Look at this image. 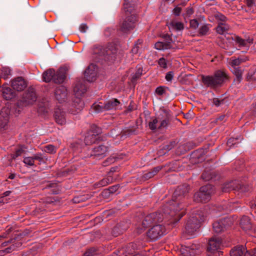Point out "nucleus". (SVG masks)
<instances>
[{
  "instance_id": "nucleus-16",
  "label": "nucleus",
  "mask_w": 256,
  "mask_h": 256,
  "mask_svg": "<svg viewBox=\"0 0 256 256\" xmlns=\"http://www.w3.org/2000/svg\"><path fill=\"white\" fill-rule=\"evenodd\" d=\"M37 160L39 162V164L44 162V158L42 154L40 153L36 154L33 156L25 157L24 158L23 162L27 166H33L34 164V160Z\"/></svg>"
},
{
  "instance_id": "nucleus-36",
  "label": "nucleus",
  "mask_w": 256,
  "mask_h": 256,
  "mask_svg": "<svg viewBox=\"0 0 256 256\" xmlns=\"http://www.w3.org/2000/svg\"><path fill=\"white\" fill-rule=\"evenodd\" d=\"M100 104H102V103H94L92 104V108L96 112H100L104 111H106L104 104L103 105Z\"/></svg>"
},
{
  "instance_id": "nucleus-42",
  "label": "nucleus",
  "mask_w": 256,
  "mask_h": 256,
  "mask_svg": "<svg viewBox=\"0 0 256 256\" xmlns=\"http://www.w3.org/2000/svg\"><path fill=\"white\" fill-rule=\"evenodd\" d=\"M158 120L156 118H152L148 123V126L151 130H154L158 128Z\"/></svg>"
},
{
  "instance_id": "nucleus-9",
  "label": "nucleus",
  "mask_w": 256,
  "mask_h": 256,
  "mask_svg": "<svg viewBox=\"0 0 256 256\" xmlns=\"http://www.w3.org/2000/svg\"><path fill=\"white\" fill-rule=\"evenodd\" d=\"M200 245L192 244L190 246H182L180 252L181 256H194L200 252Z\"/></svg>"
},
{
  "instance_id": "nucleus-51",
  "label": "nucleus",
  "mask_w": 256,
  "mask_h": 256,
  "mask_svg": "<svg viewBox=\"0 0 256 256\" xmlns=\"http://www.w3.org/2000/svg\"><path fill=\"white\" fill-rule=\"evenodd\" d=\"M158 65L163 68H167V61L164 58H160L158 60Z\"/></svg>"
},
{
  "instance_id": "nucleus-57",
  "label": "nucleus",
  "mask_w": 256,
  "mask_h": 256,
  "mask_svg": "<svg viewBox=\"0 0 256 256\" xmlns=\"http://www.w3.org/2000/svg\"><path fill=\"white\" fill-rule=\"evenodd\" d=\"M173 78H174V74H173L172 72H168L165 77L166 80L168 82L171 81L172 80Z\"/></svg>"
},
{
  "instance_id": "nucleus-5",
  "label": "nucleus",
  "mask_w": 256,
  "mask_h": 256,
  "mask_svg": "<svg viewBox=\"0 0 256 256\" xmlns=\"http://www.w3.org/2000/svg\"><path fill=\"white\" fill-rule=\"evenodd\" d=\"M100 130L95 125L91 126L90 130L86 132L84 138L86 145H91L96 142L99 138L98 134Z\"/></svg>"
},
{
  "instance_id": "nucleus-15",
  "label": "nucleus",
  "mask_w": 256,
  "mask_h": 256,
  "mask_svg": "<svg viewBox=\"0 0 256 256\" xmlns=\"http://www.w3.org/2000/svg\"><path fill=\"white\" fill-rule=\"evenodd\" d=\"M67 94L66 88L62 86L58 87L55 91L56 98L60 103L65 101L66 99Z\"/></svg>"
},
{
  "instance_id": "nucleus-62",
  "label": "nucleus",
  "mask_w": 256,
  "mask_h": 256,
  "mask_svg": "<svg viewBox=\"0 0 256 256\" xmlns=\"http://www.w3.org/2000/svg\"><path fill=\"white\" fill-rule=\"evenodd\" d=\"M194 10H195V8H187V10H186V14L188 15H191V14H193Z\"/></svg>"
},
{
  "instance_id": "nucleus-39",
  "label": "nucleus",
  "mask_w": 256,
  "mask_h": 256,
  "mask_svg": "<svg viewBox=\"0 0 256 256\" xmlns=\"http://www.w3.org/2000/svg\"><path fill=\"white\" fill-rule=\"evenodd\" d=\"M0 78L6 79L10 74V70L8 68H3L0 70Z\"/></svg>"
},
{
  "instance_id": "nucleus-61",
  "label": "nucleus",
  "mask_w": 256,
  "mask_h": 256,
  "mask_svg": "<svg viewBox=\"0 0 256 256\" xmlns=\"http://www.w3.org/2000/svg\"><path fill=\"white\" fill-rule=\"evenodd\" d=\"M154 177L152 174V173L150 172H148L147 173H146L145 174H144V178H145V179H149V178H152Z\"/></svg>"
},
{
  "instance_id": "nucleus-26",
  "label": "nucleus",
  "mask_w": 256,
  "mask_h": 256,
  "mask_svg": "<svg viewBox=\"0 0 256 256\" xmlns=\"http://www.w3.org/2000/svg\"><path fill=\"white\" fill-rule=\"evenodd\" d=\"M16 240H12L11 242L14 243ZM22 246V243L20 242H18L16 243H15L14 244H13L12 245H11L10 246L8 247V248H6L4 250H0V256H2L4 254L6 253H10L14 250H16V248L20 247Z\"/></svg>"
},
{
  "instance_id": "nucleus-49",
  "label": "nucleus",
  "mask_w": 256,
  "mask_h": 256,
  "mask_svg": "<svg viewBox=\"0 0 256 256\" xmlns=\"http://www.w3.org/2000/svg\"><path fill=\"white\" fill-rule=\"evenodd\" d=\"M202 178L208 181L212 178V174L208 171H204L202 174Z\"/></svg>"
},
{
  "instance_id": "nucleus-37",
  "label": "nucleus",
  "mask_w": 256,
  "mask_h": 256,
  "mask_svg": "<svg viewBox=\"0 0 256 256\" xmlns=\"http://www.w3.org/2000/svg\"><path fill=\"white\" fill-rule=\"evenodd\" d=\"M3 96L6 100L11 99L13 97L12 92L10 88H6L3 89Z\"/></svg>"
},
{
  "instance_id": "nucleus-22",
  "label": "nucleus",
  "mask_w": 256,
  "mask_h": 256,
  "mask_svg": "<svg viewBox=\"0 0 256 256\" xmlns=\"http://www.w3.org/2000/svg\"><path fill=\"white\" fill-rule=\"evenodd\" d=\"M116 179V178H113L112 176H108L96 183L94 186L96 188L103 187L113 182Z\"/></svg>"
},
{
  "instance_id": "nucleus-30",
  "label": "nucleus",
  "mask_w": 256,
  "mask_h": 256,
  "mask_svg": "<svg viewBox=\"0 0 256 256\" xmlns=\"http://www.w3.org/2000/svg\"><path fill=\"white\" fill-rule=\"evenodd\" d=\"M210 27V24H208L202 26L198 29V36H204L208 34Z\"/></svg>"
},
{
  "instance_id": "nucleus-58",
  "label": "nucleus",
  "mask_w": 256,
  "mask_h": 256,
  "mask_svg": "<svg viewBox=\"0 0 256 256\" xmlns=\"http://www.w3.org/2000/svg\"><path fill=\"white\" fill-rule=\"evenodd\" d=\"M244 256H256L254 254V248L249 250H246L244 252Z\"/></svg>"
},
{
  "instance_id": "nucleus-48",
  "label": "nucleus",
  "mask_w": 256,
  "mask_h": 256,
  "mask_svg": "<svg viewBox=\"0 0 256 256\" xmlns=\"http://www.w3.org/2000/svg\"><path fill=\"white\" fill-rule=\"evenodd\" d=\"M24 150L22 148H18L16 150V152L14 154H12V159H15L17 157L22 156L23 154H24Z\"/></svg>"
},
{
  "instance_id": "nucleus-28",
  "label": "nucleus",
  "mask_w": 256,
  "mask_h": 256,
  "mask_svg": "<svg viewBox=\"0 0 256 256\" xmlns=\"http://www.w3.org/2000/svg\"><path fill=\"white\" fill-rule=\"evenodd\" d=\"M36 100V94L33 90L28 91L26 94L24 100L27 104H32Z\"/></svg>"
},
{
  "instance_id": "nucleus-60",
  "label": "nucleus",
  "mask_w": 256,
  "mask_h": 256,
  "mask_svg": "<svg viewBox=\"0 0 256 256\" xmlns=\"http://www.w3.org/2000/svg\"><path fill=\"white\" fill-rule=\"evenodd\" d=\"M88 27L86 24H82L80 26V30L82 32H85L87 30Z\"/></svg>"
},
{
  "instance_id": "nucleus-63",
  "label": "nucleus",
  "mask_w": 256,
  "mask_h": 256,
  "mask_svg": "<svg viewBox=\"0 0 256 256\" xmlns=\"http://www.w3.org/2000/svg\"><path fill=\"white\" fill-rule=\"evenodd\" d=\"M132 132V130L130 129H127L126 130H123L122 132V135H126V134H129Z\"/></svg>"
},
{
  "instance_id": "nucleus-11",
  "label": "nucleus",
  "mask_w": 256,
  "mask_h": 256,
  "mask_svg": "<svg viewBox=\"0 0 256 256\" xmlns=\"http://www.w3.org/2000/svg\"><path fill=\"white\" fill-rule=\"evenodd\" d=\"M10 110L3 108L0 112V129L6 130L8 127Z\"/></svg>"
},
{
  "instance_id": "nucleus-14",
  "label": "nucleus",
  "mask_w": 256,
  "mask_h": 256,
  "mask_svg": "<svg viewBox=\"0 0 256 256\" xmlns=\"http://www.w3.org/2000/svg\"><path fill=\"white\" fill-rule=\"evenodd\" d=\"M11 86L16 91H22L27 86L26 81L22 77H18L11 82Z\"/></svg>"
},
{
  "instance_id": "nucleus-2",
  "label": "nucleus",
  "mask_w": 256,
  "mask_h": 256,
  "mask_svg": "<svg viewBox=\"0 0 256 256\" xmlns=\"http://www.w3.org/2000/svg\"><path fill=\"white\" fill-rule=\"evenodd\" d=\"M229 77L224 70H218L214 73V76H202V80L206 86L216 88L220 86Z\"/></svg>"
},
{
  "instance_id": "nucleus-33",
  "label": "nucleus",
  "mask_w": 256,
  "mask_h": 256,
  "mask_svg": "<svg viewBox=\"0 0 256 256\" xmlns=\"http://www.w3.org/2000/svg\"><path fill=\"white\" fill-rule=\"evenodd\" d=\"M84 256H101L100 250L94 248H92L87 250Z\"/></svg>"
},
{
  "instance_id": "nucleus-46",
  "label": "nucleus",
  "mask_w": 256,
  "mask_h": 256,
  "mask_svg": "<svg viewBox=\"0 0 256 256\" xmlns=\"http://www.w3.org/2000/svg\"><path fill=\"white\" fill-rule=\"evenodd\" d=\"M119 188V186L118 185H115L110 187L108 189L104 190L102 194L104 195V193L105 194H113L116 192L118 189Z\"/></svg>"
},
{
  "instance_id": "nucleus-53",
  "label": "nucleus",
  "mask_w": 256,
  "mask_h": 256,
  "mask_svg": "<svg viewBox=\"0 0 256 256\" xmlns=\"http://www.w3.org/2000/svg\"><path fill=\"white\" fill-rule=\"evenodd\" d=\"M165 92V87L160 86L156 90V93L158 95L161 96Z\"/></svg>"
},
{
  "instance_id": "nucleus-45",
  "label": "nucleus",
  "mask_w": 256,
  "mask_h": 256,
  "mask_svg": "<svg viewBox=\"0 0 256 256\" xmlns=\"http://www.w3.org/2000/svg\"><path fill=\"white\" fill-rule=\"evenodd\" d=\"M233 39L240 46H245L246 45V40L238 36H236Z\"/></svg>"
},
{
  "instance_id": "nucleus-23",
  "label": "nucleus",
  "mask_w": 256,
  "mask_h": 256,
  "mask_svg": "<svg viewBox=\"0 0 256 256\" xmlns=\"http://www.w3.org/2000/svg\"><path fill=\"white\" fill-rule=\"evenodd\" d=\"M246 248L242 246H236L233 248L230 252V256H242Z\"/></svg>"
},
{
  "instance_id": "nucleus-35",
  "label": "nucleus",
  "mask_w": 256,
  "mask_h": 256,
  "mask_svg": "<svg viewBox=\"0 0 256 256\" xmlns=\"http://www.w3.org/2000/svg\"><path fill=\"white\" fill-rule=\"evenodd\" d=\"M213 229L216 232L219 233L224 230V227L221 222H215L213 224Z\"/></svg>"
},
{
  "instance_id": "nucleus-7",
  "label": "nucleus",
  "mask_w": 256,
  "mask_h": 256,
  "mask_svg": "<svg viewBox=\"0 0 256 256\" xmlns=\"http://www.w3.org/2000/svg\"><path fill=\"white\" fill-rule=\"evenodd\" d=\"M166 229L162 224H156L152 227L147 232V236L152 240H156L165 234Z\"/></svg>"
},
{
  "instance_id": "nucleus-13",
  "label": "nucleus",
  "mask_w": 256,
  "mask_h": 256,
  "mask_svg": "<svg viewBox=\"0 0 256 256\" xmlns=\"http://www.w3.org/2000/svg\"><path fill=\"white\" fill-rule=\"evenodd\" d=\"M98 68L94 64H90L84 72V78L90 82H92L96 80Z\"/></svg>"
},
{
  "instance_id": "nucleus-3",
  "label": "nucleus",
  "mask_w": 256,
  "mask_h": 256,
  "mask_svg": "<svg viewBox=\"0 0 256 256\" xmlns=\"http://www.w3.org/2000/svg\"><path fill=\"white\" fill-rule=\"evenodd\" d=\"M199 215L189 218L186 224L184 232L189 236H194L198 230L200 226L201 221L203 220Z\"/></svg>"
},
{
  "instance_id": "nucleus-47",
  "label": "nucleus",
  "mask_w": 256,
  "mask_h": 256,
  "mask_svg": "<svg viewBox=\"0 0 256 256\" xmlns=\"http://www.w3.org/2000/svg\"><path fill=\"white\" fill-rule=\"evenodd\" d=\"M169 123V118L168 114H166V117L164 120L160 121V124L158 126V128H162L166 126Z\"/></svg>"
},
{
  "instance_id": "nucleus-43",
  "label": "nucleus",
  "mask_w": 256,
  "mask_h": 256,
  "mask_svg": "<svg viewBox=\"0 0 256 256\" xmlns=\"http://www.w3.org/2000/svg\"><path fill=\"white\" fill-rule=\"evenodd\" d=\"M244 61L240 58H234L232 57L230 60L229 64L232 66L234 67L239 66Z\"/></svg>"
},
{
  "instance_id": "nucleus-52",
  "label": "nucleus",
  "mask_w": 256,
  "mask_h": 256,
  "mask_svg": "<svg viewBox=\"0 0 256 256\" xmlns=\"http://www.w3.org/2000/svg\"><path fill=\"white\" fill-rule=\"evenodd\" d=\"M190 27L196 29L198 26V22L196 20H191L190 22Z\"/></svg>"
},
{
  "instance_id": "nucleus-27",
  "label": "nucleus",
  "mask_w": 256,
  "mask_h": 256,
  "mask_svg": "<svg viewBox=\"0 0 256 256\" xmlns=\"http://www.w3.org/2000/svg\"><path fill=\"white\" fill-rule=\"evenodd\" d=\"M120 104V101L116 98H113L104 104L106 110L116 109V106Z\"/></svg>"
},
{
  "instance_id": "nucleus-20",
  "label": "nucleus",
  "mask_w": 256,
  "mask_h": 256,
  "mask_svg": "<svg viewBox=\"0 0 256 256\" xmlns=\"http://www.w3.org/2000/svg\"><path fill=\"white\" fill-rule=\"evenodd\" d=\"M240 226L244 230L248 231L251 230L252 224L250 218L246 216H242L240 220Z\"/></svg>"
},
{
  "instance_id": "nucleus-44",
  "label": "nucleus",
  "mask_w": 256,
  "mask_h": 256,
  "mask_svg": "<svg viewBox=\"0 0 256 256\" xmlns=\"http://www.w3.org/2000/svg\"><path fill=\"white\" fill-rule=\"evenodd\" d=\"M116 158H122V157H114V156H110L104 162H103L102 165L103 166H108L112 163H114Z\"/></svg>"
},
{
  "instance_id": "nucleus-41",
  "label": "nucleus",
  "mask_w": 256,
  "mask_h": 256,
  "mask_svg": "<svg viewBox=\"0 0 256 256\" xmlns=\"http://www.w3.org/2000/svg\"><path fill=\"white\" fill-rule=\"evenodd\" d=\"M185 5L186 2H182L180 4H178V6H176L173 10V14L175 15V16H178L182 11V6H184Z\"/></svg>"
},
{
  "instance_id": "nucleus-21",
  "label": "nucleus",
  "mask_w": 256,
  "mask_h": 256,
  "mask_svg": "<svg viewBox=\"0 0 256 256\" xmlns=\"http://www.w3.org/2000/svg\"><path fill=\"white\" fill-rule=\"evenodd\" d=\"M66 74L64 68H60L56 73L54 72V82L56 84H61L63 82L66 78Z\"/></svg>"
},
{
  "instance_id": "nucleus-40",
  "label": "nucleus",
  "mask_w": 256,
  "mask_h": 256,
  "mask_svg": "<svg viewBox=\"0 0 256 256\" xmlns=\"http://www.w3.org/2000/svg\"><path fill=\"white\" fill-rule=\"evenodd\" d=\"M74 106L78 111H80L84 106V102L80 98H76L74 102Z\"/></svg>"
},
{
  "instance_id": "nucleus-56",
  "label": "nucleus",
  "mask_w": 256,
  "mask_h": 256,
  "mask_svg": "<svg viewBox=\"0 0 256 256\" xmlns=\"http://www.w3.org/2000/svg\"><path fill=\"white\" fill-rule=\"evenodd\" d=\"M136 109L134 102L132 101L130 102L129 106L128 107L127 111L128 112H132Z\"/></svg>"
},
{
  "instance_id": "nucleus-50",
  "label": "nucleus",
  "mask_w": 256,
  "mask_h": 256,
  "mask_svg": "<svg viewBox=\"0 0 256 256\" xmlns=\"http://www.w3.org/2000/svg\"><path fill=\"white\" fill-rule=\"evenodd\" d=\"M142 41L140 40H138V41H137V42L136 44H135V45L133 46V48H132V50H131V52L132 54H136L138 52V51H139V49H140V47L139 46H138V44H142Z\"/></svg>"
},
{
  "instance_id": "nucleus-19",
  "label": "nucleus",
  "mask_w": 256,
  "mask_h": 256,
  "mask_svg": "<svg viewBox=\"0 0 256 256\" xmlns=\"http://www.w3.org/2000/svg\"><path fill=\"white\" fill-rule=\"evenodd\" d=\"M108 152V148L104 145H100L95 147L92 150L93 155L96 156L104 157Z\"/></svg>"
},
{
  "instance_id": "nucleus-34",
  "label": "nucleus",
  "mask_w": 256,
  "mask_h": 256,
  "mask_svg": "<svg viewBox=\"0 0 256 256\" xmlns=\"http://www.w3.org/2000/svg\"><path fill=\"white\" fill-rule=\"evenodd\" d=\"M57 149V148L54 145L48 144L44 146L42 148V150L50 154H54L56 153Z\"/></svg>"
},
{
  "instance_id": "nucleus-32",
  "label": "nucleus",
  "mask_w": 256,
  "mask_h": 256,
  "mask_svg": "<svg viewBox=\"0 0 256 256\" xmlns=\"http://www.w3.org/2000/svg\"><path fill=\"white\" fill-rule=\"evenodd\" d=\"M172 48L171 44L170 42H158L156 43L155 48L157 50H161L164 49H170Z\"/></svg>"
},
{
  "instance_id": "nucleus-38",
  "label": "nucleus",
  "mask_w": 256,
  "mask_h": 256,
  "mask_svg": "<svg viewBox=\"0 0 256 256\" xmlns=\"http://www.w3.org/2000/svg\"><path fill=\"white\" fill-rule=\"evenodd\" d=\"M243 74L242 70L240 68H235L234 74L236 77V81L238 83H240L242 79V75Z\"/></svg>"
},
{
  "instance_id": "nucleus-10",
  "label": "nucleus",
  "mask_w": 256,
  "mask_h": 256,
  "mask_svg": "<svg viewBox=\"0 0 256 256\" xmlns=\"http://www.w3.org/2000/svg\"><path fill=\"white\" fill-rule=\"evenodd\" d=\"M122 23L120 24L119 30L123 32H128L133 30L136 25L137 20L136 17H126Z\"/></svg>"
},
{
  "instance_id": "nucleus-31",
  "label": "nucleus",
  "mask_w": 256,
  "mask_h": 256,
  "mask_svg": "<svg viewBox=\"0 0 256 256\" xmlns=\"http://www.w3.org/2000/svg\"><path fill=\"white\" fill-rule=\"evenodd\" d=\"M143 69L141 66L136 67V72L132 75L131 81L134 82L139 80L142 75Z\"/></svg>"
},
{
  "instance_id": "nucleus-12",
  "label": "nucleus",
  "mask_w": 256,
  "mask_h": 256,
  "mask_svg": "<svg viewBox=\"0 0 256 256\" xmlns=\"http://www.w3.org/2000/svg\"><path fill=\"white\" fill-rule=\"evenodd\" d=\"M222 246V238L218 237H213L209 240L208 250L214 253L220 249Z\"/></svg>"
},
{
  "instance_id": "nucleus-54",
  "label": "nucleus",
  "mask_w": 256,
  "mask_h": 256,
  "mask_svg": "<svg viewBox=\"0 0 256 256\" xmlns=\"http://www.w3.org/2000/svg\"><path fill=\"white\" fill-rule=\"evenodd\" d=\"M162 168V167L160 166H158L154 168L153 169H152L150 172L152 174L153 176H154L155 175H156L158 172Z\"/></svg>"
},
{
  "instance_id": "nucleus-6",
  "label": "nucleus",
  "mask_w": 256,
  "mask_h": 256,
  "mask_svg": "<svg viewBox=\"0 0 256 256\" xmlns=\"http://www.w3.org/2000/svg\"><path fill=\"white\" fill-rule=\"evenodd\" d=\"M232 190H240V192H246L249 189L248 186L240 184L236 180L225 183L222 186V190L224 192H230Z\"/></svg>"
},
{
  "instance_id": "nucleus-59",
  "label": "nucleus",
  "mask_w": 256,
  "mask_h": 256,
  "mask_svg": "<svg viewBox=\"0 0 256 256\" xmlns=\"http://www.w3.org/2000/svg\"><path fill=\"white\" fill-rule=\"evenodd\" d=\"M118 167L112 168L110 171L108 173V176H112L113 178V173L114 172L118 171Z\"/></svg>"
},
{
  "instance_id": "nucleus-55",
  "label": "nucleus",
  "mask_w": 256,
  "mask_h": 256,
  "mask_svg": "<svg viewBox=\"0 0 256 256\" xmlns=\"http://www.w3.org/2000/svg\"><path fill=\"white\" fill-rule=\"evenodd\" d=\"M246 4L248 8H253L255 6L254 0H246Z\"/></svg>"
},
{
  "instance_id": "nucleus-1",
  "label": "nucleus",
  "mask_w": 256,
  "mask_h": 256,
  "mask_svg": "<svg viewBox=\"0 0 256 256\" xmlns=\"http://www.w3.org/2000/svg\"><path fill=\"white\" fill-rule=\"evenodd\" d=\"M164 214L160 212L150 214L146 216L142 220L141 226L137 228L138 233H142L151 224L161 222L164 218L168 220V224H173L178 222L186 214L182 207L172 202L168 206L164 208Z\"/></svg>"
},
{
  "instance_id": "nucleus-64",
  "label": "nucleus",
  "mask_w": 256,
  "mask_h": 256,
  "mask_svg": "<svg viewBox=\"0 0 256 256\" xmlns=\"http://www.w3.org/2000/svg\"><path fill=\"white\" fill-rule=\"evenodd\" d=\"M236 140V138H230V139L228 140L227 144L230 146L231 145L234 144V140Z\"/></svg>"
},
{
  "instance_id": "nucleus-8",
  "label": "nucleus",
  "mask_w": 256,
  "mask_h": 256,
  "mask_svg": "<svg viewBox=\"0 0 256 256\" xmlns=\"http://www.w3.org/2000/svg\"><path fill=\"white\" fill-rule=\"evenodd\" d=\"M140 6H138V0H124L123 9L126 14L132 16L136 14L140 10Z\"/></svg>"
},
{
  "instance_id": "nucleus-4",
  "label": "nucleus",
  "mask_w": 256,
  "mask_h": 256,
  "mask_svg": "<svg viewBox=\"0 0 256 256\" xmlns=\"http://www.w3.org/2000/svg\"><path fill=\"white\" fill-rule=\"evenodd\" d=\"M214 192V188L212 185L208 184L202 186L199 192L194 194V200L198 202H207L210 200L211 195Z\"/></svg>"
},
{
  "instance_id": "nucleus-29",
  "label": "nucleus",
  "mask_w": 256,
  "mask_h": 256,
  "mask_svg": "<svg viewBox=\"0 0 256 256\" xmlns=\"http://www.w3.org/2000/svg\"><path fill=\"white\" fill-rule=\"evenodd\" d=\"M54 70L53 69H49L44 72L42 74L44 81L48 82L51 80L54 82Z\"/></svg>"
},
{
  "instance_id": "nucleus-25",
  "label": "nucleus",
  "mask_w": 256,
  "mask_h": 256,
  "mask_svg": "<svg viewBox=\"0 0 256 256\" xmlns=\"http://www.w3.org/2000/svg\"><path fill=\"white\" fill-rule=\"evenodd\" d=\"M86 91V86L84 84L80 83L79 82L76 84L74 88V92H75L76 95L77 96H82V94H84Z\"/></svg>"
},
{
  "instance_id": "nucleus-18",
  "label": "nucleus",
  "mask_w": 256,
  "mask_h": 256,
  "mask_svg": "<svg viewBox=\"0 0 256 256\" xmlns=\"http://www.w3.org/2000/svg\"><path fill=\"white\" fill-rule=\"evenodd\" d=\"M56 122L60 125H64L66 123L65 112L60 108L56 109L54 114Z\"/></svg>"
},
{
  "instance_id": "nucleus-17",
  "label": "nucleus",
  "mask_w": 256,
  "mask_h": 256,
  "mask_svg": "<svg viewBox=\"0 0 256 256\" xmlns=\"http://www.w3.org/2000/svg\"><path fill=\"white\" fill-rule=\"evenodd\" d=\"M222 18H220L218 21V25L216 28V32L220 34H222L225 32H227L229 28V26L226 24V17H222Z\"/></svg>"
},
{
  "instance_id": "nucleus-24",
  "label": "nucleus",
  "mask_w": 256,
  "mask_h": 256,
  "mask_svg": "<svg viewBox=\"0 0 256 256\" xmlns=\"http://www.w3.org/2000/svg\"><path fill=\"white\" fill-rule=\"evenodd\" d=\"M167 26L170 29L176 30H181L184 28V24L176 20H172L167 22Z\"/></svg>"
}]
</instances>
